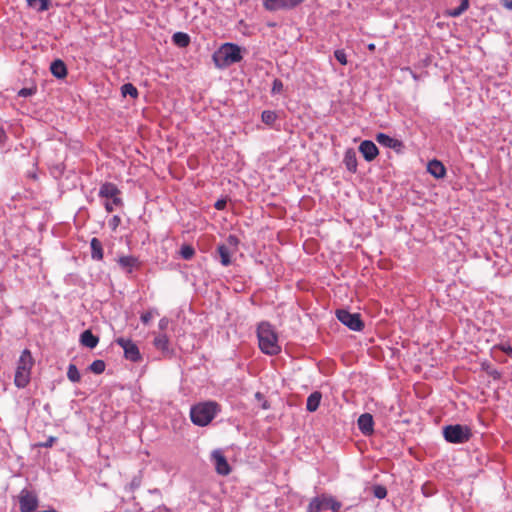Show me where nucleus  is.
<instances>
[{"label":"nucleus","instance_id":"obj_45","mask_svg":"<svg viewBox=\"0 0 512 512\" xmlns=\"http://www.w3.org/2000/svg\"><path fill=\"white\" fill-rule=\"evenodd\" d=\"M5 137V131L2 128H0V143L4 141Z\"/></svg>","mask_w":512,"mask_h":512},{"label":"nucleus","instance_id":"obj_12","mask_svg":"<svg viewBox=\"0 0 512 512\" xmlns=\"http://www.w3.org/2000/svg\"><path fill=\"white\" fill-rule=\"evenodd\" d=\"M117 344L124 350L125 357L131 361H137L140 358V353L137 346L129 339L118 338Z\"/></svg>","mask_w":512,"mask_h":512},{"label":"nucleus","instance_id":"obj_11","mask_svg":"<svg viewBox=\"0 0 512 512\" xmlns=\"http://www.w3.org/2000/svg\"><path fill=\"white\" fill-rule=\"evenodd\" d=\"M120 191L113 183H104L99 190V196L107 200L114 199L115 205H122V199L119 197Z\"/></svg>","mask_w":512,"mask_h":512},{"label":"nucleus","instance_id":"obj_26","mask_svg":"<svg viewBox=\"0 0 512 512\" xmlns=\"http://www.w3.org/2000/svg\"><path fill=\"white\" fill-rule=\"evenodd\" d=\"M121 93L124 97L129 95L132 98H137V96H138L137 88L131 83L124 84L121 87Z\"/></svg>","mask_w":512,"mask_h":512},{"label":"nucleus","instance_id":"obj_18","mask_svg":"<svg viewBox=\"0 0 512 512\" xmlns=\"http://www.w3.org/2000/svg\"><path fill=\"white\" fill-rule=\"evenodd\" d=\"M343 162L347 168L352 173L357 171V157L354 149H347L344 154Z\"/></svg>","mask_w":512,"mask_h":512},{"label":"nucleus","instance_id":"obj_25","mask_svg":"<svg viewBox=\"0 0 512 512\" xmlns=\"http://www.w3.org/2000/svg\"><path fill=\"white\" fill-rule=\"evenodd\" d=\"M321 397L322 396L320 392L312 393L307 399V410L310 412L316 411L320 405Z\"/></svg>","mask_w":512,"mask_h":512},{"label":"nucleus","instance_id":"obj_27","mask_svg":"<svg viewBox=\"0 0 512 512\" xmlns=\"http://www.w3.org/2000/svg\"><path fill=\"white\" fill-rule=\"evenodd\" d=\"M28 4L39 12L46 11L49 8V2L47 0H28Z\"/></svg>","mask_w":512,"mask_h":512},{"label":"nucleus","instance_id":"obj_22","mask_svg":"<svg viewBox=\"0 0 512 512\" xmlns=\"http://www.w3.org/2000/svg\"><path fill=\"white\" fill-rule=\"evenodd\" d=\"M51 73L59 79L64 78L67 75V68L63 61L55 60L50 66Z\"/></svg>","mask_w":512,"mask_h":512},{"label":"nucleus","instance_id":"obj_15","mask_svg":"<svg viewBox=\"0 0 512 512\" xmlns=\"http://www.w3.org/2000/svg\"><path fill=\"white\" fill-rule=\"evenodd\" d=\"M376 140L380 145L394 149L396 151H399L403 147V144L401 141H399L398 139L392 138L389 135L384 134V133H378L376 135Z\"/></svg>","mask_w":512,"mask_h":512},{"label":"nucleus","instance_id":"obj_3","mask_svg":"<svg viewBox=\"0 0 512 512\" xmlns=\"http://www.w3.org/2000/svg\"><path fill=\"white\" fill-rule=\"evenodd\" d=\"M218 408V404L212 401L194 405L190 410L191 421L195 425L206 426L214 419Z\"/></svg>","mask_w":512,"mask_h":512},{"label":"nucleus","instance_id":"obj_30","mask_svg":"<svg viewBox=\"0 0 512 512\" xmlns=\"http://www.w3.org/2000/svg\"><path fill=\"white\" fill-rule=\"evenodd\" d=\"M67 377L71 382H79L80 381V373L77 367L73 364L68 366Z\"/></svg>","mask_w":512,"mask_h":512},{"label":"nucleus","instance_id":"obj_1","mask_svg":"<svg viewBox=\"0 0 512 512\" xmlns=\"http://www.w3.org/2000/svg\"><path fill=\"white\" fill-rule=\"evenodd\" d=\"M257 337L260 350L267 355H276L281 351L278 336L272 325L261 322L257 328Z\"/></svg>","mask_w":512,"mask_h":512},{"label":"nucleus","instance_id":"obj_13","mask_svg":"<svg viewBox=\"0 0 512 512\" xmlns=\"http://www.w3.org/2000/svg\"><path fill=\"white\" fill-rule=\"evenodd\" d=\"M304 0H266L264 7L270 11L280 9H292L302 3Z\"/></svg>","mask_w":512,"mask_h":512},{"label":"nucleus","instance_id":"obj_6","mask_svg":"<svg viewBox=\"0 0 512 512\" xmlns=\"http://www.w3.org/2000/svg\"><path fill=\"white\" fill-rule=\"evenodd\" d=\"M238 244V238L234 235H229L224 243L218 245L217 253L223 266H229L232 263L231 258L237 252Z\"/></svg>","mask_w":512,"mask_h":512},{"label":"nucleus","instance_id":"obj_24","mask_svg":"<svg viewBox=\"0 0 512 512\" xmlns=\"http://www.w3.org/2000/svg\"><path fill=\"white\" fill-rule=\"evenodd\" d=\"M172 41L176 46H178L180 48H184L189 45L190 37L188 34H186L184 32H176L172 36Z\"/></svg>","mask_w":512,"mask_h":512},{"label":"nucleus","instance_id":"obj_32","mask_svg":"<svg viewBox=\"0 0 512 512\" xmlns=\"http://www.w3.org/2000/svg\"><path fill=\"white\" fill-rule=\"evenodd\" d=\"M89 370L95 374H101L105 370V363L102 360H95L89 366Z\"/></svg>","mask_w":512,"mask_h":512},{"label":"nucleus","instance_id":"obj_2","mask_svg":"<svg viewBox=\"0 0 512 512\" xmlns=\"http://www.w3.org/2000/svg\"><path fill=\"white\" fill-rule=\"evenodd\" d=\"M242 60L241 49L233 43H224L213 54V61L218 68H226Z\"/></svg>","mask_w":512,"mask_h":512},{"label":"nucleus","instance_id":"obj_33","mask_svg":"<svg viewBox=\"0 0 512 512\" xmlns=\"http://www.w3.org/2000/svg\"><path fill=\"white\" fill-rule=\"evenodd\" d=\"M195 254V250L190 245H183L180 249V255L185 260H190Z\"/></svg>","mask_w":512,"mask_h":512},{"label":"nucleus","instance_id":"obj_36","mask_svg":"<svg viewBox=\"0 0 512 512\" xmlns=\"http://www.w3.org/2000/svg\"><path fill=\"white\" fill-rule=\"evenodd\" d=\"M283 91V83L281 80L279 79H274L273 81V85H272V89H271V93L273 95H276V94H279Z\"/></svg>","mask_w":512,"mask_h":512},{"label":"nucleus","instance_id":"obj_14","mask_svg":"<svg viewBox=\"0 0 512 512\" xmlns=\"http://www.w3.org/2000/svg\"><path fill=\"white\" fill-rule=\"evenodd\" d=\"M359 151L368 162L373 161L379 153L377 146L370 140H364L361 142Z\"/></svg>","mask_w":512,"mask_h":512},{"label":"nucleus","instance_id":"obj_34","mask_svg":"<svg viewBox=\"0 0 512 512\" xmlns=\"http://www.w3.org/2000/svg\"><path fill=\"white\" fill-rule=\"evenodd\" d=\"M373 494L378 499H383L387 496V489L384 486L376 485L373 488Z\"/></svg>","mask_w":512,"mask_h":512},{"label":"nucleus","instance_id":"obj_38","mask_svg":"<svg viewBox=\"0 0 512 512\" xmlns=\"http://www.w3.org/2000/svg\"><path fill=\"white\" fill-rule=\"evenodd\" d=\"M34 92H35V90H34V89H32V88H23V89H21V90L18 92V95H19L20 97H28V96L33 95V94H34Z\"/></svg>","mask_w":512,"mask_h":512},{"label":"nucleus","instance_id":"obj_37","mask_svg":"<svg viewBox=\"0 0 512 512\" xmlns=\"http://www.w3.org/2000/svg\"><path fill=\"white\" fill-rule=\"evenodd\" d=\"M57 438L54 437V436H50L45 442H41V443H38L36 446L37 447H45V448H50L54 445V443L56 442Z\"/></svg>","mask_w":512,"mask_h":512},{"label":"nucleus","instance_id":"obj_43","mask_svg":"<svg viewBox=\"0 0 512 512\" xmlns=\"http://www.w3.org/2000/svg\"><path fill=\"white\" fill-rule=\"evenodd\" d=\"M120 217L119 216H114L111 221H110V226L113 228V229H116L118 227V225L120 224Z\"/></svg>","mask_w":512,"mask_h":512},{"label":"nucleus","instance_id":"obj_44","mask_svg":"<svg viewBox=\"0 0 512 512\" xmlns=\"http://www.w3.org/2000/svg\"><path fill=\"white\" fill-rule=\"evenodd\" d=\"M167 324H168V320H167L166 318H162V319L159 321V327H160L161 329L166 328Z\"/></svg>","mask_w":512,"mask_h":512},{"label":"nucleus","instance_id":"obj_41","mask_svg":"<svg viewBox=\"0 0 512 512\" xmlns=\"http://www.w3.org/2000/svg\"><path fill=\"white\" fill-rule=\"evenodd\" d=\"M226 200L225 199H219L216 201L214 207L217 209V210H223L225 207H226Z\"/></svg>","mask_w":512,"mask_h":512},{"label":"nucleus","instance_id":"obj_39","mask_svg":"<svg viewBox=\"0 0 512 512\" xmlns=\"http://www.w3.org/2000/svg\"><path fill=\"white\" fill-rule=\"evenodd\" d=\"M255 397L258 401L262 402L261 403V408L262 409H268L269 408V405H268V402L266 400H263V396L261 393L257 392L255 394Z\"/></svg>","mask_w":512,"mask_h":512},{"label":"nucleus","instance_id":"obj_42","mask_svg":"<svg viewBox=\"0 0 512 512\" xmlns=\"http://www.w3.org/2000/svg\"><path fill=\"white\" fill-rule=\"evenodd\" d=\"M152 319V313L151 312H146L144 314L141 315V321L144 323V324H147L149 323V321Z\"/></svg>","mask_w":512,"mask_h":512},{"label":"nucleus","instance_id":"obj_47","mask_svg":"<svg viewBox=\"0 0 512 512\" xmlns=\"http://www.w3.org/2000/svg\"><path fill=\"white\" fill-rule=\"evenodd\" d=\"M506 7L509 8V9H512V1L508 4H506Z\"/></svg>","mask_w":512,"mask_h":512},{"label":"nucleus","instance_id":"obj_10","mask_svg":"<svg viewBox=\"0 0 512 512\" xmlns=\"http://www.w3.org/2000/svg\"><path fill=\"white\" fill-rule=\"evenodd\" d=\"M211 458L214 462L215 470L218 474L226 476L231 472V467L222 451L214 450L211 453Z\"/></svg>","mask_w":512,"mask_h":512},{"label":"nucleus","instance_id":"obj_9","mask_svg":"<svg viewBox=\"0 0 512 512\" xmlns=\"http://www.w3.org/2000/svg\"><path fill=\"white\" fill-rule=\"evenodd\" d=\"M20 512H34L38 507V497L30 490L23 489L18 495Z\"/></svg>","mask_w":512,"mask_h":512},{"label":"nucleus","instance_id":"obj_16","mask_svg":"<svg viewBox=\"0 0 512 512\" xmlns=\"http://www.w3.org/2000/svg\"><path fill=\"white\" fill-rule=\"evenodd\" d=\"M358 428L364 435H370L373 432L374 421L373 417L369 413H364L359 416Z\"/></svg>","mask_w":512,"mask_h":512},{"label":"nucleus","instance_id":"obj_23","mask_svg":"<svg viewBox=\"0 0 512 512\" xmlns=\"http://www.w3.org/2000/svg\"><path fill=\"white\" fill-rule=\"evenodd\" d=\"M91 247V257L94 260H102L103 259V247L102 243L98 238H92L90 242Z\"/></svg>","mask_w":512,"mask_h":512},{"label":"nucleus","instance_id":"obj_20","mask_svg":"<svg viewBox=\"0 0 512 512\" xmlns=\"http://www.w3.org/2000/svg\"><path fill=\"white\" fill-rule=\"evenodd\" d=\"M80 342L83 346L93 349L97 346L99 339L90 330H85L80 336Z\"/></svg>","mask_w":512,"mask_h":512},{"label":"nucleus","instance_id":"obj_28","mask_svg":"<svg viewBox=\"0 0 512 512\" xmlns=\"http://www.w3.org/2000/svg\"><path fill=\"white\" fill-rule=\"evenodd\" d=\"M168 343L169 340L166 334H160L154 339V345L161 350H166L168 348Z\"/></svg>","mask_w":512,"mask_h":512},{"label":"nucleus","instance_id":"obj_21","mask_svg":"<svg viewBox=\"0 0 512 512\" xmlns=\"http://www.w3.org/2000/svg\"><path fill=\"white\" fill-rule=\"evenodd\" d=\"M118 264L127 273H131L137 266L138 260L133 256H122L118 259Z\"/></svg>","mask_w":512,"mask_h":512},{"label":"nucleus","instance_id":"obj_7","mask_svg":"<svg viewBox=\"0 0 512 512\" xmlns=\"http://www.w3.org/2000/svg\"><path fill=\"white\" fill-rule=\"evenodd\" d=\"M446 441L450 443H464L471 437V431L467 426L449 425L443 430Z\"/></svg>","mask_w":512,"mask_h":512},{"label":"nucleus","instance_id":"obj_40","mask_svg":"<svg viewBox=\"0 0 512 512\" xmlns=\"http://www.w3.org/2000/svg\"><path fill=\"white\" fill-rule=\"evenodd\" d=\"M104 206H105V209H106L107 212H112L114 210V207L116 206L114 204V199L107 200L104 203Z\"/></svg>","mask_w":512,"mask_h":512},{"label":"nucleus","instance_id":"obj_4","mask_svg":"<svg viewBox=\"0 0 512 512\" xmlns=\"http://www.w3.org/2000/svg\"><path fill=\"white\" fill-rule=\"evenodd\" d=\"M33 365L34 359L30 350H23L18 360L15 374V384H28L30 381V371Z\"/></svg>","mask_w":512,"mask_h":512},{"label":"nucleus","instance_id":"obj_8","mask_svg":"<svg viewBox=\"0 0 512 512\" xmlns=\"http://www.w3.org/2000/svg\"><path fill=\"white\" fill-rule=\"evenodd\" d=\"M337 319L353 331H361L363 329V322L358 313H350L347 310L341 309L336 312Z\"/></svg>","mask_w":512,"mask_h":512},{"label":"nucleus","instance_id":"obj_46","mask_svg":"<svg viewBox=\"0 0 512 512\" xmlns=\"http://www.w3.org/2000/svg\"><path fill=\"white\" fill-rule=\"evenodd\" d=\"M368 49L371 51L375 50V44H373V43L369 44Z\"/></svg>","mask_w":512,"mask_h":512},{"label":"nucleus","instance_id":"obj_35","mask_svg":"<svg viewBox=\"0 0 512 512\" xmlns=\"http://www.w3.org/2000/svg\"><path fill=\"white\" fill-rule=\"evenodd\" d=\"M334 56L337 59V61H339V63H341L342 65L347 64V55L344 50H342V49L336 50L334 52Z\"/></svg>","mask_w":512,"mask_h":512},{"label":"nucleus","instance_id":"obj_5","mask_svg":"<svg viewBox=\"0 0 512 512\" xmlns=\"http://www.w3.org/2000/svg\"><path fill=\"white\" fill-rule=\"evenodd\" d=\"M341 507L342 504L334 497L323 494L311 499L307 507V512H320L324 509L340 512Z\"/></svg>","mask_w":512,"mask_h":512},{"label":"nucleus","instance_id":"obj_17","mask_svg":"<svg viewBox=\"0 0 512 512\" xmlns=\"http://www.w3.org/2000/svg\"><path fill=\"white\" fill-rule=\"evenodd\" d=\"M500 353H505L508 357L512 358V346L508 343H500L494 345L491 349V355L495 360L504 362L505 359H502Z\"/></svg>","mask_w":512,"mask_h":512},{"label":"nucleus","instance_id":"obj_19","mask_svg":"<svg viewBox=\"0 0 512 512\" xmlns=\"http://www.w3.org/2000/svg\"><path fill=\"white\" fill-rule=\"evenodd\" d=\"M428 172L435 178H443L446 173L444 165L438 160H432L427 166Z\"/></svg>","mask_w":512,"mask_h":512},{"label":"nucleus","instance_id":"obj_29","mask_svg":"<svg viewBox=\"0 0 512 512\" xmlns=\"http://www.w3.org/2000/svg\"><path fill=\"white\" fill-rule=\"evenodd\" d=\"M468 6H469V1L462 0V3L460 4V6L450 10L448 12V15L451 17H458L468 9Z\"/></svg>","mask_w":512,"mask_h":512},{"label":"nucleus","instance_id":"obj_31","mask_svg":"<svg viewBox=\"0 0 512 512\" xmlns=\"http://www.w3.org/2000/svg\"><path fill=\"white\" fill-rule=\"evenodd\" d=\"M262 121L267 125H272L277 119V115L274 111L265 110L261 115Z\"/></svg>","mask_w":512,"mask_h":512}]
</instances>
